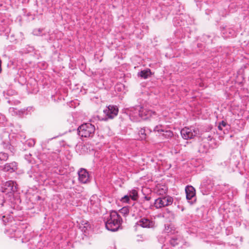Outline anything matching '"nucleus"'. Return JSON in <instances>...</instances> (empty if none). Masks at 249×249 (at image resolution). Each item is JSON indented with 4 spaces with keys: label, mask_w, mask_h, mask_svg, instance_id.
Wrapping results in <instances>:
<instances>
[{
    "label": "nucleus",
    "mask_w": 249,
    "mask_h": 249,
    "mask_svg": "<svg viewBox=\"0 0 249 249\" xmlns=\"http://www.w3.org/2000/svg\"><path fill=\"white\" fill-rule=\"evenodd\" d=\"M203 142H209L215 143V140L213 139L212 134L209 131H206L201 134V136Z\"/></svg>",
    "instance_id": "f3484780"
},
{
    "label": "nucleus",
    "mask_w": 249,
    "mask_h": 249,
    "mask_svg": "<svg viewBox=\"0 0 249 249\" xmlns=\"http://www.w3.org/2000/svg\"><path fill=\"white\" fill-rule=\"evenodd\" d=\"M198 130L193 128L185 127L180 131L182 137L185 140L193 139L198 133Z\"/></svg>",
    "instance_id": "6e6552de"
},
{
    "label": "nucleus",
    "mask_w": 249,
    "mask_h": 249,
    "mask_svg": "<svg viewBox=\"0 0 249 249\" xmlns=\"http://www.w3.org/2000/svg\"><path fill=\"white\" fill-rule=\"evenodd\" d=\"M173 198L169 196L159 197L155 200L154 206L156 209H160L171 205Z\"/></svg>",
    "instance_id": "39448f33"
},
{
    "label": "nucleus",
    "mask_w": 249,
    "mask_h": 249,
    "mask_svg": "<svg viewBox=\"0 0 249 249\" xmlns=\"http://www.w3.org/2000/svg\"><path fill=\"white\" fill-rule=\"evenodd\" d=\"M90 203L91 205L97 207L99 204V199L96 196H92L90 198Z\"/></svg>",
    "instance_id": "393cba45"
},
{
    "label": "nucleus",
    "mask_w": 249,
    "mask_h": 249,
    "mask_svg": "<svg viewBox=\"0 0 249 249\" xmlns=\"http://www.w3.org/2000/svg\"><path fill=\"white\" fill-rule=\"evenodd\" d=\"M232 229L231 227L227 228L226 229V233L227 235H230L232 233Z\"/></svg>",
    "instance_id": "f704fd0d"
},
{
    "label": "nucleus",
    "mask_w": 249,
    "mask_h": 249,
    "mask_svg": "<svg viewBox=\"0 0 249 249\" xmlns=\"http://www.w3.org/2000/svg\"><path fill=\"white\" fill-rule=\"evenodd\" d=\"M8 158V155L5 152H0V160H6Z\"/></svg>",
    "instance_id": "c756f323"
},
{
    "label": "nucleus",
    "mask_w": 249,
    "mask_h": 249,
    "mask_svg": "<svg viewBox=\"0 0 249 249\" xmlns=\"http://www.w3.org/2000/svg\"><path fill=\"white\" fill-rule=\"evenodd\" d=\"M2 145L4 149H9L11 152L12 151L13 148L8 142H2Z\"/></svg>",
    "instance_id": "cd10ccee"
},
{
    "label": "nucleus",
    "mask_w": 249,
    "mask_h": 249,
    "mask_svg": "<svg viewBox=\"0 0 249 249\" xmlns=\"http://www.w3.org/2000/svg\"><path fill=\"white\" fill-rule=\"evenodd\" d=\"M1 61L0 59V73L1 72Z\"/></svg>",
    "instance_id": "58836bf2"
},
{
    "label": "nucleus",
    "mask_w": 249,
    "mask_h": 249,
    "mask_svg": "<svg viewBox=\"0 0 249 249\" xmlns=\"http://www.w3.org/2000/svg\"><path fill=\"white\" fill-rule=\"evenodd\" d=\"M95 131V126L90 123L83 124L77 128L78 135L84 138L92 137Z\"/></svg>",
    "instance_id": "7ed1b4c3"
},
{
    "label": "nucleus",
    "mask_w": 249,
    "mask_h": 249,
    "mask_svg": "<svg viewBox=\"0 0 249 249\" xmlns=\"http://www.w3.org/2000/svg\"><path fill=\"white\" fill-rule=\"evenodd\" d=\"M186 199L188 202L193 204L196 200V191L195 188L190 185H187L185 188Z\"/></svg>",
    "instance_id": "1a4fd4ad"
},
{
    "label": "nucleus",
    "mask_w": 249,
    "mask_h": 249,
    "mask_svg": "<svg viewBox=\"0 0 249 249\" xmlns=\"http://www.w3.org/2000/svg\"><path fill=\"white\" fill-rule=\"evenodd\" d=\"M67 94H51V100L54 102H61L62 101H65V97L67 96Z\"/></svg>",
    "instance_id": "a211bd4d"
},
{
    "label": "nucleus",
    "mask_w": 249,
    "mask_h": 249,
    "mask_svg": "<svg viewBox=\"0 0 249 249\" xmlns=\"http://www.w3.org/2000/svg\"><path fill=\"white\" fill-rule=\"evenodd\" d=\"M155 132H157L159 135V137L162 139H171L174 135L173 132L170 130H167L161 125H156L153 129Z\"/></svg>",
    "instance_id": "0eeeda50"
},
{
    "label": "nucleus",
    "mask_w": 249,
    "mask_h": 249,
    "mask_svg": "<svg viewBox=\"0 0 249 249\" xmlns=\"http://www.w3.org/2000/svg\"><path fill=\"white\" fill-rule=\"evenodd\" d=\"M1 220L4 225H6V224L8 222V218L6 217L5 216L3 215L1 217Z\"/></svg>",
    "instance_id": "c9c22d12"
},
{
    "label": "nucleus",
    "mask_w": 249,
    "mask_h": 249,
    "mask_svg": "<svg viewBox=\"0 0 249 249\" xmlns=\"http://www.w3.org/2000/svg\"><path fill=\"white\" fill-rule=\"evenodd\" d=\"M58 136H56V137H54L53 138H56L58 137Z\"/></svg>",
    "instance_id": "a19ab883"
},
{
    "label": "nucleus",
    "mask_w": 249,
    "mask_h": 249,
    "mask_svg": "<svg viewBox=\"0 0 249 249\" xmlns=\"http://www.w3.org/2000/svg\"><path fill=\"white\" fill-rule=\"evenodd\" d=\"M151 132L152 130L148 127H144L141 128L138 132L140 139L141 140H145L147 137L151 133Z\"/></svg>",
    "instance_id": "2eb2a0df"
},
{
    "label": "nucleus",
    "mask_w": 249,
    "mask_h": 249,
    "mask_svg": "<svg viewBox=\"0 0 249 249\" xmlns=\"http://www.w3.org/2000/svg\"><path fill=\"white\" fill-rule=\"evenodd\" d=\"M150 198H150V197L148 196H145L144 197V199H145V200H146L147 201H149V200H150Z\"/></svg>",
    "instance_id": "4c0bfd02"
},
{
    "label": "nucleus",
    "mask_w": 249,
    "mask_h": 249,
    "mask_svg": "<svg viewBox=\"0 0 249 249\" xmlns=\"http://www.w3.org/2000/svg\"><path fill=\"white\" fill-rule=\"evenodd\" d=\"M6 122V118L5 115L0 113V126H3Z\"/></svg>",
    "instance_id": "c85d7f7f"
},
{
    "label": "nucleus",
    "mask_w": 249,
    "mask_h": 249,
    "mask_svg": "<svg viewBox=\"0 0 249 249\" xmlns=\"http://www.w3.org/2000/svg\"><path fill=\"white\" fill-rule=\"evenodd\" d=\"M32 109V107H28L26 108V111H30Z\"/></svg>",
    "instance_id": "e433bc0d"
},
{
    "label": "nucleus",
    "mask_w": 249,
    "mask_h": 249,
    "mask_svg": "<svg viewBox=\"0 0 249 249\" xmlns=\"http://www.w3.org/2000/svg\"><path fill=\"white\" fill-rule=\"evenodd\" d=\"M128 111L130 119L134 121H139L140 119L146 120L153 116L156 115L155 111L147 109L140 106L130 107Z\"/></svg>",
    "instance_id": "f257e3e1"
},
{
    "label": "nucleus",
    "mask_w": 249,
    "mask_h": 249,
    "mask_svg": "<svg viewBox=\"0 0 249 249\" xmlns=\"http://www.w3.org/2000/svg\"><path fill=\"white\" fill-rule=\"evenodd\" d=\"M119 109L117 106L109 105L104 110V113L108 119H113L118 114Z\"/></svg>",
    "instance_id": "9d476101"
},
{
    "label": "nucleus",
    "mask_w": 249,
    "mask_h": 249,
    "mask_svg": "<svg viewBox=\"0 0 249 249\" xmlns=\"http://www.w3.org/2000/svg\"><path fill=\"white\" fill-rule=\"evenodd\" d=\"M154 222L151 219L142 217L137 222L136 224L140 226L142 228H151L154 226Z\"/></svg>",
    "instance_id": "9b49d317"
},
{
    "label": "nucleus",
    "mask_w": 249,
    "mask_h": 249,
    "mask_svg": "<svg viewBox=\"0 0 249 249\" xmlns=\"http://www.w3.org/2000/svg\"><path fill=\"white\" fill-rule=\"evenodd\" d=\"M164 232L168 234H174L176 232V228L171 224H166L165 225Z\"/></svg>",
    "instance_id": "412c9836"
},
{
    "label": "nucleus",
    "mask_w": 249,
    "mask_h": 249,
    "mask_svg": "<svg viewBox=\"0 0 249 249\" xmlns=\"http://www.w3.org/2000/svg\"><path fill=\"white\" fill-rule=\"evenodd\" d=\"M17 169V163L16 162H12L6 163L4 165L3 170L5 172H9L10 173L15 172Z\"/></svg>",
    "instance_id": "dca6fc26"
},
{
    "label": "nucleus",
    "mask_w": 249,
    "mask_h": 249,
    "mask_svg": "<svg viewBox=\"0 0 249 249\" xmlns=\"http://www.w3.org/2000/svg\"><path fill=\"white\" fill-rule=\"evenodd\" d=\"M230 125L224 121H221L218 126V129L223 131L224 134L228 133V129H230Z\"/></svg>",
    "instance_id": "aec40b11"
},
{
    "label": "nucleus",
    "mask_w": 249,
    "mask_h": 249,
    "mask_svg": "<svg viewBox=\"0 0 249 249\" xmlns=\"http://www.w3.org/2000/svg\"><path fill=\"white\" fill-rule=\"evenodd\" d=\"M4 194H1L0 191V205L1 207L4 206V203H5V198L4 196Z\"/></svg>",
    "instance_id": "7c9ffc66"
},
{
    "label": "nucleus",
    "mask_w": 249,
    "mask_h": 249,
    "mask_svg": "<svg viewBox=\"0 0 249 249\" xmlns=\"http://www.w3.org/2000/svg\"><path fill=\"white\" fill-rule=\"evenodd\" d=\"M130 196H129L128 194H127V195H125L124 197H123L121 198V200L123 202L128 203L130 200Z\"/></svg>",
    "instance_id": "2f4dec72"
},
{
    "label": "nucleus",
    "mask_w": 249,
    "mask_h": 249,
    "mask_svg": "<svg viewBox=\"0 0 249 249\" xmlns=\"http://www.w3.org/2000/svg\"><path fill=\"white\" fill-rule=\"evenodd\" d=\"M104 221L105 227L108 231L115 232L121 229L123 219L116 211H111L109 215L105 218Z\"/></svg>",
    "instance_id": "f03ea898"
},
{
    "label": "nucleus",
    "mask_w": 249,
    "mask_h": 249,
    "mask_svg": "<svg viewBox=\"0 0 249 249\" xmlns=\"http://www.w3.org/2000/svg\"><path fill=\"white\" fill-rule=\"evenodd\" d=\"M132 207H124L119 210V213L122 214L124 217H126L128 215L129 212L132 211Z\"/></svg>",
    "instance_id": "4be33fe9"
},
{
    "label": "nucleus",
    "mask_w": 249,
    "mask_h": 249,
    "mask_svg": "<svg viewBox=\"0 0 249 249\" xmlns=\"http://www.w3.org/2000/svg\"><path fill=\"white\" fill-rule=\"evenodd\" d=\"M151 74V71L150 69L144 70L142 71L139 74V75L142 78L144 79L147 78L149 75Z\"/></svg>",
    "instance_id": "b1692460"
},
{
    "label": "nucleus",
    "mask_w": 249,
    "mask_h": 249,
    "mask_svg": "<svg viewBox=\"0 0 249 249\" xmlns=\"http://www.w3.org/2000/svg\"><path fill=\"white\" fill-rule=\"evenodd\" d=\"M213 186V180L210 178L207 177L203 179L200 185V192L204 195H207L212 191Z\"/></svg>",
    "instance_id": "423d86ee"
},
{
    "label": "nucleus",
    "mask_w": 249,
    "mask_h": 249,
    "mask_svg": "<svg viewBox=\"0 0 249 249\" xmlns=\"http://www.w3.org/2000/svg\"><path fill=\"white\" fill-rule=\"evenodd\" d=\"M83 223L80 226V229L85 234H89V232L91 229L90 225L88 221H83Z\"/></svg>",
    "instance_id": "6ab92c4d"
},
{
    "label": "nucleus",
    "mask_w": 249,
    "mask_h": 249,
    "mask_svg": "<svg viewBox=\"0 0 249 249\" xmlns=\"http://www.w3.org/2000/svg\"><path fill=\"white\" fill-rule=\"evenodd\" d=\"M128 194L130 198L133 200H137L138 199V193L136 189H132L128 192Z\"/></svg>",
    "instance_id": "5701e85b"
},
{
    "label": "nucleus",
    "mask_w": 249,
    "mask_h": 249,
    "mask_svg": "<svg viewBox=\"0 0 249 249\" xmlns=\"http://www.w3.org/2000/svg\"><path fill=\"white\" fill-rule=\"evenodd\" d=\"M17 184L12 180H9L4 183L1 187L0 191L1 194L8 195L9 197L13 196L17 191Z\"/></svg>",
    "instance_id": "20e7f679"
},
{
    "label": "nucleus",
    "mask_w": 249,
    "mask_h": 249,
    "mask_svg": "<svg viewBox=\"0 0 249 249\" xmlns=\"http://www.w3.org/2000/svg\"><path fill=\"white\" fill-rule=\"evenodd\" d=\"M7 102L9 104H11V105H18L20 103V102L18 100L15 99L14 98V97H11L8 98Z\"/></svg>",
    "instance_id": "a878e982"
},
{
    "label": "nucleus",
    "mask_w": 249,
    "mask_h": 249,
    "mask_svg": "<svg viewBox=\"0 0 249 249\" xmlns=\"http://www.w3.org/2000/svg\"><path fill=\"white\" fill-rule=\"evenodd\" d=\"M31 156L32 155L29 153V154L25 155L24 158L26 160L30 162L31 161Z\"/></svg>",
    "instance_id": "72a5a7b5"
},
{
    "label": "nucleus",
    "mask_w": 249,
    "mask_h": 249,
    "mask_svg": "<svg viewBox=\"0 0 249 249\" xmlns=\"http://www.w3.org/2000/svg\"><path fill=\"white\" fill-rule=\"evenodd\" d=\"M183 242V240L182 237L179 234L172 235L169 240L170 244L173 247L177 246L180 243H182Z\"/></svg>",
    "instance_id": "4468645a"
},
{
    "label": "nucleus",
    "mask_w": 249,
    "mask_h": 249,
    "mask_svg": "<svg viewBox=\"0 0 249 249\" xmlns=\"http://www.w3.org/2000/svg\"><path fill=\"white\" fill-rule=\"evenodd\" d=\"M213 142H203L200 145L199 147V152L202 153H207L209 152L210 148H213L214 147L213 145Z\"/></svg>",
    "instance_id": "ddd939ff"
},
{
    "label": "nucleus",
    "mask_w": 249,
    "mask_h": 249,
    "mask_svg": "<svg viewBox=\"0 0 249 249\" xmlns=\"http://www.w3.org/2000/svg\"><path fill=\"white\" fill-rule=\"evenodd\" d=\"M79 181L82 183H87L89 181V174L88 171L81 168L78 172Z\"/></svg>",
    "instance_id": "f8f14e48"
},
{
    "label": "nucleus",
    "mask_w": 249,
    "mask_h": 249,
    "mask_svg": "<svg viewBox=\"0 0 249 249\" xmlns=\"http://www.w3.org/2000/svg\"><path fill=\"white\" fill-rule=\"evenodd\" d=\"M10 110H12L13 111H14L17 114H18L19 115H23L25 111H26V108L21 109L20 110H18L16 108H10Z\"/></svg>",
    "instance_id": "bb28decb"
},
{
    "label": "nucleus",
    "mask_w": 249,
    "mask_h": 249,
    "mask_svg": "<svg viewBox=\"0 0 249 249\" xmlns=\"http://www.w3.org/2000/svg\"><path fill=\"white\" fill-rule=\"evenodd\" d=\"M27 144L30 147H33L35 144V141L34 139H31L27 142Z\"/></svg>",
    "instance_id": "473e14b6"
},
{
    "label": "nucleus",
    "mask_w": 249,
    "mask_h": 249,
    "mask_svg": "<svg viewBox=\"0 0 249 249\" xmlns=\"http://www.w3.org/2000/svg\"><path fill=\"white\" fill-rule=\"evenodd\" d=\"M167 191V189H162V193H165L166 192V191Z\"/></svg>",
    "instance_id": "ea45409f"
}]
</instances>
